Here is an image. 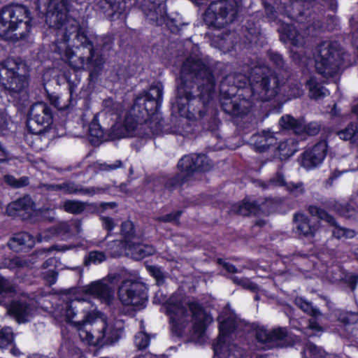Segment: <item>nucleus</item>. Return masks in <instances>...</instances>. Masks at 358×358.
I'll list each match as a JSON object with an SVG mask.
<instances>
[{"label": "nucleus", "mask_w": 358, "mask_h": 358, "mask_svg": "<svg viewBox=\"0 0 358 358\" xmlns=\"http://www.w3.org/2000/svg\"><path fill=\"white\" fill-rule=\"evenodd\" d=\"M92 207L87 203L77 200H66L64 202L63 209L64 211L73 215H79L83 213L87 207Z\"/></svg>", "instance_id": "41"}, {"label": "nucleus", "mask_w": 358, "mask_h": 358, "mask_svg": "<svg viewBox=\"0 0 358 358\" xmlns=\"http://www.w3.org/2000/svg\"><path fill=\"white\" fill-rule=\"evenodd\" d=\"M275 156L278 157L280 161H287L291 157V147L288 140L280 141L274 152Z\"/></svg>", "instance_id": "46"}, {"label": "nucleus", "mask_w": 358, "mask_h": 358, "mask_svg": "<svg viewBox=\"0 0 358 358\" xmlns=\"http://www.w3.org/2000/svg\"><path fill=\"white\" fill-rule=\"evenodd\" d=\"M105 3L108 6L112 13L109 14L111 17V20H114L115 18L120 19L124 14L126 9V1L124 0H103Z\"/></svg>", "instance_id": "39"}, {"label": "nucleus", "mask_w": 358, "mask_h": 358, "mask_svg": "<svg viewBox=\"0 0 358 358\" xmlns=\"http://www.w3.org/2000/svg\"><path fill=\"white\" fill-rule=\"evenodd\" d=\"M65 27V31L60 39H57L53 43V51L60 55H64L67 59H71L74 55V52L69 47V42L71 35L76 34L73 38V46L77 49L83 48L88 51L86 57L87 63L94 66L102 65V57L94 48L91 37L87 35V31L81 27L80 21L69 17L67 21L61 27Z\"/></svg>", "instance_id": "3"}, {"label": "nucleus", "mask_w": 358, "mask_h": 358, "mask_svg": "<svg viewBox=\"0 0 358 358\" xmlns=\"http://www.w3.org/2000/svg\"><path fill=\"white\" fill-rule=\"evenodd\" d=\"M58 278V272L56 270H48L43 274V279L50 285L56 283Z\"/></svg>", "instance_id": "63"}, {"label": "nucleus", "mask_w": 358, "mask_h": 358, "mask_svg": "<svg viewBox=\"0 0 358 358\" xmlns=\"http://www.w3.org/2000/svg\"><path fill=\"white\" fill-rule=\"evenodd\" d=\"M62 192L65 194H87V188L75 183L74 182L67 181L62 183Z\"/></svg>", "instance_id": "45"}, {"label": "nucleus", "mask_w": 358, "mask_h": 358, "mask_svg": "<svg viewBox=\"0 0 358 358\" xmlns=\"http://www.w3.org/2000/svg\"><path fill=\"white\" fill-rule=\"evenodd\" d=\"M11 120L4 114H0V133L3 136H8L10 132V127L12 124Z\"/></svg>", "instance_id": "60"}, {"label": "nucleus", "mask_w": 358, "mask_h": 358, "mask_svg": "<svg viewBox=\"0 0 358 358\" xmlns=\"http://www.w3.org/2000/svg\"><path fill=\"white\" fill-rule=\"evenodd\" d=\"M15 293V287L8 279L0 275V294Z\"/></svg>", "instance_id": "59"}, {"label": "nucleus", "mask_w": 358, "mask_h": 358, "mask_svg": "<svg viewBox=\"0 0 358 358\" xmlns=\"http://www.w3.org/2000/svg\"><path fill=\"white\" fill-rule=\"evenodd\" d=\"M32 20L31 13L27 6L21 3L4 6L0 10V38L9 40L11 38L10 33L17 30L23 22L26 25V30L29 31Z\"/></svg>", "instance_id": "5"}, {"label": "nucleus", "mask_w": 358, "mask_h": 358, "mask_svg": "<svg viewBox=\"0 0 358 358\" xmlns=\"http://www.w3.org/2000/svg\"><path fill=\"white\" fill-rule=\"evenodd\" d=\"M146 246L142 244H136L131 248L132 257L136 260H142L145 257L151 255L146 250Z\"/></svg>", "instance_id": "56"}, {"label": "nucleus", "mask_w": 358, "mask_h": 358, "mask_svg": "<svg viewBox=\"0 0 358 358\" xmlns=\"http://www.w3.org/2000/svg\"><path fill=\"white\" fill-rule=\"evenodd\" d=\"M122 333V329L120 328L115 327H112L108 329L104 328L103 336L106 340V344L113 345L120 340Z\"/></svg>", "instance_id": "48"}, {"label": "nucleus", "mask_w": 358, "mask_h": 358, "mask_svg": "<svg viewBox=\"0 0 358 358\" xmlns=\"http://www.w3.org/2000/svg\"><path fill=\"white\" fill-rule=\"evenodd\" d=\"M280 41L284 43L291 42V24L285 23L280 26L278 29Z\"/></svg>", "instance_id": "57"}, {"label": "nucleus", "mask_w": 358, "mask_h": 358, "mask_svg": "<svg viewBox=\"0 0 358 358\" xmlns=\"http://www.w3.org/2000/svg\"><path fill=\"white\" fill-rule=\"evenodd\" d=\"M237 8L234 0L222 1L216 3L215 10L208 8L204 20L210 27L222 28L224 24L231 22L237 15Z\"/></svg>", "instance_id": "13"}, {"label": "nucleus", "mask_w": 358, "mask_h": 358, "mask_svg": "<svg viewBox=\"0 0 358 358\" xmlns=\"http://www.w3.org/2000/svg\"><path fill=\"white\" fill-rule=\"evenodd\" d=\"M294 222L296 224V229L299 234L305 236L313 234L315 229L310 225L308 217L306 215L302 213H296Z\"/></svg>", "instance_id": "38"}, {"label": "nucleus", "mask_w": 358, "mask_h": 358, "mask_svg": "<svg viewBox=\"0 0 358 358\" xmlns=\"http://www.w3.org/2000/svg\"><path fill=\"white\" fill-rule=\"evenodd\" d=\"M106 134L108 141L130 138L122 123L120 121L115 122V123L106 131Z\"/></svg>", "instance_id": "37"}, {"label": "nucleus", "mask_w": 358, "mask_h": 358, "mask_svg": "<svg viewBox=\"0 0 358 358\" xmlns=\"http://www.w3.org/2000/svg\"><path fill=\"white\" fill-rule=\"evenodd\" d=\"M285 199L283 197H266L264 201H259L261 205V214L268 215L273 213L278 206L282 205Z\"/></svg>", "instance_id": "35"}, {"label": "nucleus", "mask_w": 358, "mask_h": 358, "mask_svg": "<svg viewBox=\"0 0 358 358\" xmlns=\"http://www.w3.org/2000/svg\"><path fill=\"white\" fill-rule=\"evenodd\" d=\"M327 143L321 141L313 147L303 152L298 159L299 164L306 169H311L320 165L326 157Z\"/></svg>", "instance_id": "17"}, {"label": "nucleus", "mask_w": 358, "mask_h": 358, "mask_svg": "<svg viewBox=\"0 0 358 358\" xmlns=\"http://www.w3.org/2000/svg\"><path fill=\"white\" fill-rule=\"evenodd\" d=\"M252 329L255 331L257 341L265 344L268 348H272L275 343L284 341L288 334L287 329L282 327L267 330L263 326L254 324Z\"/></svg>", "instance_id": "16"}, {"label": "nucleus", "mask_w": 358, "mask_h": 358, "mask_svg": "<svg viewBox=\"0 0 358 358\" xmlns=\"http://www.w3.org/2000/svg\"><path fill=\"white\" fill-rule=\"evenodd\" d=\"M303 356L305 358H335L334 355L326 353L322 348L312 343L305 345Z\"/></svg>", "instance_id": "40"}, {"label": "nucleus", "mask_w": 358, "mask_h": 358, "mask_svg": "<svg viewBox=\"0 0 358 358\" xmlns=\"http://www.w3.org/2000/svg\"><path fill=\"white\" fill-rule=\"evenodd\" d=\"M187 306L193 320V333L194 335L201 337L205 334L208 325L213 321V317L197 300L188 301Z\"/></svg>", "instance_id": "14"}, {"label": "nucleus", "mask_w": 358, "mask_h": 358, "mask_svg": "<svg viewBox=\"0 0 358 358\" xmlns=\"http://www.w3.org/2000/svg\"><path fill=\"white\" fill-rule=\"evenodd\" d=\"M35 211L36 204L29 194H25L10 202L6 208V212L9 216H19L23 221L31 220Z\"/></svg>", "instance_id": "15"}, {"label": "nucleus", "mask_w": 358, "mask_h": 358, "mask_svg": "<svg viewBox=\"0 0 358 358\" xmlns=\"http://www.w3.org/2000/svg\"><path fill=\"white\" fill-rule=\"evenodd\" d=\"M266 17L271 22L277 19V12L291 19V0H267L263 1Z\"/></svg>", "instance_id": "18"}, {"label": "nucleus", "mask_w": 358, "mask_h": 358, "mask_svg": "<svg viewBox=\"0 0 358 358\" xmlns=\"http://www.w3.org/2000/svg\"><path fill=\"white\" fill-rule=\"evenodd\" d=\"M231 211L235 215L243 217H256L262 215L259 201H250L248 196L234 203L231 207Z\"/></svg>", "instance_id": "21"}, {"label": "nucleus", "mask_w": 358, "mask_h": 358, "mask_svg": "<svg viewBox=\"0 0 358 358\" xmlns=\"http://www.w3.org/2000/svg\"><path fill=\"white\" fill-rule=\"evenodd\" d=\"M282 85L276 75H265L260 80H257L255 85L245 74L227 75L220 89L221 108L231 116L243 117L250 112L254 102L273 99L280 93Z\"/></svg>", "instance_id": "2"}, {"label": "nucleus", "mask_w": 358, "mask_h": 358, "mask_svg": "<svg viewBox=\"0 0 358 358\" xmlns=\"http://www.w3.org/2000/svg\"><path fill=\"white\" fill-rule=\"evenodd\" d=\"M266 55L269 61L277 68H282L284 66L282 55L277 52L268 50Z\"/></svg>", "instance_id": "58"}, {"label": "nucleus", "mask_w": 358, "mask_h": 358, "mask_svg": "<svg viewBox=\"0 0 358 358\" xmlns=\"http://www.w3.org/2000/svg\"><path fill=\"white\" fill-rule=\"evenodd\" d=\"M8 247L15 252H27L34 245V237L28 232L15 234L8 241Z\"/></svg>", "instance_id": "23"}, {"label": "nucleus", "mask_w": 358, "mask_h": 358, "mask_svg": "<svg viewBox=\"0 0 358 358\" xmlns=\"http://www.w3.org/2000/svg\"><path fill=\"white\" fill-rule=\"evenodd\" d=\"M48 99L50 105L59 112L69 111L73 107L71 102L67 100L62 102L61 97L55 93L48 94Z\"/></svg>", "instance_id": "43"}, {"label": "nucleus", "mask_w": 358, "mask_h": 358, "mask_svg": "<svg viewBox=\"0 0 358 358\" xmlns=\"http://www.w3.org/2000/svg\"><path fill=\"white\" fill-rule=\"evenodd\" d=\"M66 82L68 85V90L69 96L67 99V101L71 102L72 106H74L76 103V101L78 99H80L78 94L77 93L78 85L79 84V81L76 82L73 81L70 79V77H66Z\"/></svg>", "instance_id": "53"}, {"label": "nucleus", "mask_w": 358, "mask_h": 358, "mask_svg": "<svg viewBox=\"0 0 358 358\" xmlns=\"http://www.w3.org/2000/svg\"><path fill=\"white\" fill-rule=\"evenodd\" d=\"M20 62L3 61L0 62V85L10 92L18 93L26 87L27 77L19 73Z\"/></svg>", "instance_id": "12"}, {"label": "nucleus", "mask_w": 358, "mask_h": 358, "mask_svg": "<svg viewBox=\"0 0 358 358\" xmlns=\"http://www.w3.org/2000/svg\"><path fill=\"white\" fill-rule=\"evenodd\" d=\"M177 168L179 173L169 178L164 187L173 191L186 183L196 173H201L209 170L208 157L205 154L190 153L183 155L178 161Z\"/></svg>", "instance_id": "4"}, {"label": "nucleus", "mask_w": 358, "mask_h": 358, "mask_svg": "<svg viewBox=\"0 0 358 358\" xmlns=\"http://www.w3.org/2000/svg\"><path fill=\"white\" fill-rule=\"evenodd\" d=\"M182 214V210H178L170 213L157 217L156 220L164 223H174L176 225L180 224V219Z\"/></svg>", "instance_id": "54"}, {"label": "nucleus", "mask_w": 358, "mask_h": 358, "mask_svg": "<svg viewBox=\"0 0 358 358\" xmlns=\"http://www.w3.org/2000/svg\"><path fill=\"white\" fill-rule=\"evenodd\" d=\"M250 141L255 150L259 153L266 152L278 144V138L275 136V134L269 129L253 134Z\"/></svg>", "instance_id": "19"}, {"label": "nucleus", "mask_w": 358, "mask_h": 358, "mask_svg": "<svg viewBox=\"0 0 358 358\" xmlns=\"http://www.w3.org/2000/svg\"><path fill=\"white\" fill-rule=\"evenodd\" d=\"M216 263L218 265L222 266V268L229 273L234 274L238 272V270L235 265L225 262L222 258H217Z\"/></svg>", "instance_id": "62"}, {"label": "nucleus", "mask_w": 358, "mask_h": 358, "mask_svg": "<svg viewBox=\"0 0 358 358\" xmlns=\"http://www.w3.org/2000/svg\"><path fill=\"white\" fill-rule=\"evenodd\" d=\"M215 94L214 67L201 58L187 57L182 64L171 102L172 110L186 119L182 126L183 136L195 138L201 131L218 129L219 111L213 103Z\"/></svg>", "instance_id": "1"}, {"label": "nucleus", "mask_w": 358, "mask_h": 358, "mask_svg": "<svg viewBox=\"0 0 358 358\" xmlns=\"http://www.w3.org/2000/svg\"><path fill=\"white\" fill-rule=\"evenodd\" d=\"M295 304L301 309L303 312L308 315L316 317L321 314L320 311L313 307V306L306 301H304L302 298H296L294 301Z\"/></svg>", "instance_id": "52"}, {"label": "nucleus", "mask_w": 358, "mask_h": 358, "mask_svg": "<svg viewBox=\"0 0 358 358\" xmlns=\"http://www.w3.org/2000/svg\"><path fill=\"white\" fill-rule=\"evenodd\" d=\"M338 48L336 43L324 41L317 48L315 68L318 73L325 78L336 74L341 66L342 60L346 57Z\"/></svg>", "instance_id": "7"}, {"label": "nucleus", "mask_w": 358, "mask_h": 358, "mask_svg": "<svg viewBox=\"0 0 358 358\" xmlns=\"http://www.w3.org/2000/svg\"><path fill=\"white\" fill-rule=\"evenodd\" d=\"M13 341V336L6 331L2 329L0 331V348L8 345Z\"/></svg>", "instance_id": "64"}, {"label": "nucleus", "mask_w": 358, "mask_h": 358, "mask_svg": "<svg viewBox=\"0 0 358 358\" xmlns=\"http://www.w3.org/2000/svg\"><path fill=\"white\" fill-rule=\"evenodd\" d=\"M165 314L171 317H179L180 315L185 317L187 310L183 304L182 299L178 296L171 295L164 303Z\"/></svg>", "instance_id": "26"}, {"label": "nucleus", "mask_w": 358, "mask_h": 358, "mask_svg": "<svg viewBox=\"0 0 358 358\" xmlns=\"http://www.w3.org/2000/svg\"><path fill=\"white\" fill-rule=\"evenodd\" d=\"M42 3L45 9V22L50 27L61 29L68 17H71L70 0H35V8L38 13L41 12Z\"/></svg>", "instance_id": "8"}, {"label": "nucleus", "mask_w": 358, "mask_h": 358, "mask_svg": "<svg viewBox=\"0 0 358 358\" xmlns=\"http://www.w3.org/2000/svg\"><path fill=\"white\" fill-rule=\"evenodd\" d=\"M120 233L127 243L131 242L136 233L134 223L131 221L123 222L121 224Z\"/></svg>", "instance_id": "49"}, {"label": "nucleus", "mask_w": 358, "mask_h": 358, "mask_svg": "<svg viewBox=\"0 0 358 358\" xmlns=\"http://www.w3.org/2000/svg\"><path fill=\"white\" fill-rule=\"evenodd\" d=\"M337 134L343 141L355 143L358 140V124L350 123L345 128L338 131Z\"/></svg>", "instance_id": "42"}, {"label": "nucleus", "mask_w": 358, "mask_h": 358, "mask_svg": "<svg viewBox=\"0 0 358 358\" xmlns=\"http://www.w3.org/2000/svg\"><path fill=\"white\" fill-rule=\"evenodd\" d=\"M231 32L227 29L222 31L217 35H214L213 42L217 43V45L223 50L229 51L234 46V42L231 40Z\"/></svg>", "instance_id": "36"}, {"label": "nucleus", "mask_w": 358, "mask_h": 358, "mask_svg": "<svg viewBox=\"0 0 358 358\" xmlns=\"http://www.w3.org/2000/svg\"><path fill=\"white\" fill-rule=\"evenodd\" d=\"M31 306L26 301L13 300L8 307V312L18 324L26 323L31 313Z\"/></svg>", "instance_id": "25"}, {"label": "nucleus", "mask_w": 358, "mask_h": 358, "mask_svg": "<svg viewBox=\"0 0 358 358\" xmlns=\"http://www.w3.org/2000/svg\"><path fill=\"white\" fill-rule=\"evenodd\" d=\"M141 6L142 11L150 24H162L165 23L170 31L177 34L181 28L177 24V20L171 18L167 13L166 0H143Z\"/></svg>", "instance_id": "11"}, {"label": "nucleus", "mask_w": 358, "mask_h": 358, "mask_svg": "<svg viewBox=\"0 0 358 358\" xmlns=\"http://www.w3.org/2000/svg\"><path fill=\"white\" fill-rule=\"evenodd\" d=\"M87 292L100 299H106L110 296V289L107 284L101 281H95L87 286Z\"/></svg>", "instance_id": "34"}, {"label": "nucleus", "mask_w": 358, "mask_h": 358, "mask_svg": "<svg viewBox=\"0 0 358 358\" xmlns=\"http://www.w3.org/2000/svg\"><path fill=\"white\" fill-rule=\"evenodd\" d=\"M117 294L123 305L139 309L144 308L148 301V288L145 283L139 280H124L118 288Z\"/></svg>", "instance_id": "9"}, {"label": "nucleus", "mask_w": 358, "mask_h": 358, "mask_svg": "<svg viewBox=\"0 0 358 358\" xmlns=\"http://www.w3.org/2000/svg\"><path fill=\"white\" fill-rule=\"evenodd\" d=\"M218 322V336L219 338H229L238 329V323L235 317L229 315L222 317L219 315L217 318Z\"/></svg>", "instance_id": "27"}, {"label": "nucleus", "mask_w": 358, "mask_h": 358, "mask_svg": "<svg viewBox=\"0 0 358 358\" xmlns=\"http://www.w3.org/2000/svg\"><path fill=\"white\" fill-rule=\"evenodd\" d=\"M163 85L152 84L147 91L140 94L134 101L132 112L144 121L159 120L158 115L163 101Z\"/></svg>", "instance_id": "6"}, {"label": "nucleus", "mask_w": 358, "mask_h": 358, "mask_svg": "<svg viewBox=\"0 0 358 358\" xmlns=\"http://www.w3.org/2000/svg\"><path fill=\"white\" fill-rule=\"evenodd\" d=\"M3 263L5 267L12 271L29 266V262L27 259L17 256L6 259Z\"/></svg>", "instance_id": "44"}, {"label": "nucleus", "mask_w": 358, "mask_h": 358, "mask_svg": "<svg viewBox=\"0 0 358 358\" xmlns=\"http://www.w3.org/2000/svg\"><path fill=\"white\" fill-rule=\"evenodd\" d=\"M53 122V112L48 103L43 101L34 103L27 115L26 128L29 134H43Z\"/></svg>", "instance_id": "10"}, {"label": "nucleus", "mask_w": 358, "mask_h": 358, "mask_svg": "<svg viewBox=\"0 0 358 358\" xmlns=\"http://www.w3.org/2000/svg\"><path fill=\"white\" fill-rule=\"evenodd\" d=\"M157 120H150L139 122L136 136L143 139H151L157 134V129L153 126ZM159 122L155 123L156 125Z\"/></svg>", "instance_id": "33"}, {"label": "nucleus", "mask_w": 358, "mask_h": 358, "mask_svg": "<svg viewBox=\"0 0 358 358\" xmlns=\"http://www.w3.org/2000/svg\"><path fill=\"white\" fill-rule=\"evenodd\" d=\"M138 114L137 112L135 113L132 112L131 107L121 122L130 138L136 137L139 122H142L143 120L138 117Z\"/></svg>", "instance_id": "29"}, {"label": "nucleus", "mask_w": 358, "mask_h": 358, "mask_svg": "<svg viewBox=\"0 0 358 358\" xmlns=\"http://www.w3.org/2000/svg\"><path fill=\"white\" fill-rule=\"evenodd\" d=\"M331 206L334 210L345 218L350 220L358 218V206L355 203L342 204L338 201H334Z\"/></svg>", "instance_id": "30"}, {"label": "nucleus", "mask_w": 358, "mask_h": 358, "mask_svg": "<svg viewBox=\"0 0 358 358\" xmlns=\"http://www.w3.org/2000/svg\"><path fill=\"white\" fill-rule=\"evenodd\" d=\"M134 343L138 350H145L150 343V334L145 330H141L134 336Z\"/></svg>", "instance_id": "51"}, {"label": "nucleus", "mask_w": 358, "mask_h": 358, "mask_svg": "<svg viewBox=\"0 0 358 358\" xmlns=\"http://www.w3.org/2000/svg\"><path fill=\"white\" fill-rule=\"evenodd\" d=\"M145 268L150 275L155 280L157 286H162L164 284L166 277L160 266L157 265H145Z\"/></svg>", "instance_id": "47"}, {"label": "nucleus", "mask_w": 358, "mask_h": 358, "mask_svg": "<svg viewBox=\"0 0 358 358\" xmlns=\"http://www.w3.org/2000/svg\"><path fill=\"white\" fill-rule=\"evenodd\" d=\"M308 211L312 215L317 216L318 218L321 220H326L327 222L334 226L335 228L333 230L332 233L333 236L336 238H341L343 237L350 238L355 236V233L353 230L337 227L336 224L335 219L331 215H329L324 210L320 209L317 206H310L308 208Z\"/></svg>", "instance_id": "22"}, {"label": "nucleus", "mask_w": 358, "mask_h": 358, "mask_svg": "<svg viewBox=\"0 0 358 358\" xmlns=\"http://www.w3.org/2000/svg\"><path fill=\"white\" fill-rule=\"evenodd\" d=\"M338 320L345 326L351 324L357 326V330L358 331V313L352 312L341 313Z\"/></svg>", "instance_id": "55"}, {"label": "nucleus", "mask_w": 358, "mask_h": 358, "mask_svg": "<svg viewBox=\"0 0 358 358\" xmlns=\"http://www.w3.org/2000/svg\"><path fill=\"white\" fill-rule=\"evenodd\" d=\"M106 255L103 251L92 250L89 252L88 256L85 258L84 263L85 265L90 264H99L106 260Z\"/></svg>", "instance_id": "50"}, {"label": "nucleus", "mask_w": 358, "mask_h": 358, "mask_svg": "<svg viewBox=\"0 0 358 358\" xmlns=\"http://www.w3.org/2000/svg\"><path fill=\"white\" fill-rule=\"evenodd\" d=\"M227 338H219L213 344V348L214 352V357L217 358H248L247 352L245 349L234 345L231 348H228L225 345V340Z\"/></svg>", "instance_id": "20"}, {"label": "nucleus", "mask_w": 358, "mask_h": 358, "mask_svg": "<svg viewBox=\"0 0 358 358\" xmlns=\"http://www.w3.org/2000/svg\"><path fill=\"white\" fill-rule=\"evenodd\" d=\"M172 333L176 336H181L184 331V327L180 322L179 317L169 318Z\"/></svg>", "instance_id": "61"}, {"label": "nucleus", "mask_w": 358, "mask_h": 358, "mask_svg": "<svg viewBox=\"0 0 358 358\" xmlns=\"http://www.w3.org/2000/svg\"><path fill=\"white\" fill-rule=\"evenodd\" d=\"M258 186L263 189H273L278 187H287V189L291 192V187L287 186L284 174L280 171H278L268 180H259L257 181Z\"/></svg>", "instance_id": "28"}, {"label": "nucleus", "mask_w": 358, "mask_h": 358, "mask_svg": "<svg viewBox=\"0 0 358 358\" xmlns=\"http://www.w3.org/2000/svg\"><path fill=\"white\" fill-rule=\"evenodd\" d=\"M322 125L320 123L317 122H312L308 124H304L303 122H299L292 118V136H298L300 141L306 139V136H315L321 130ZM298 142V139H295L292 136V145L294 142Z\"/></svg>", "instance_id": "24"}, {"label": "nucleus", "mask_w": 358, "mask_h": 358, "mask_svg": "<svg viewBox=\"0 0 358 358\" xmlns=\"http://www.w3.org/2000/svg\"><path fill=\"white\" fill-rule=\"evenodd\" d=\"M89 136L90 142L93 145H99L103 141H108L106 131L95 118L92 120L89 125Z\"/></svg>", "instance_id": "32"}, {"label": "nucleus", "mask_w": 358, "mask_h": 358, "mask_svg": "<svg viewBox=\"0 0 358 358\" xmlns=\"http://www.w3.org/2000/svg\"><path fill=\"white\" fill-rule=\"evenodd\" d=\"M309 96L311 99L320 100L329 94V92L315 78L312 77L306 82Z\"/></svg>", "instance_id": "31"}]
</instances>
